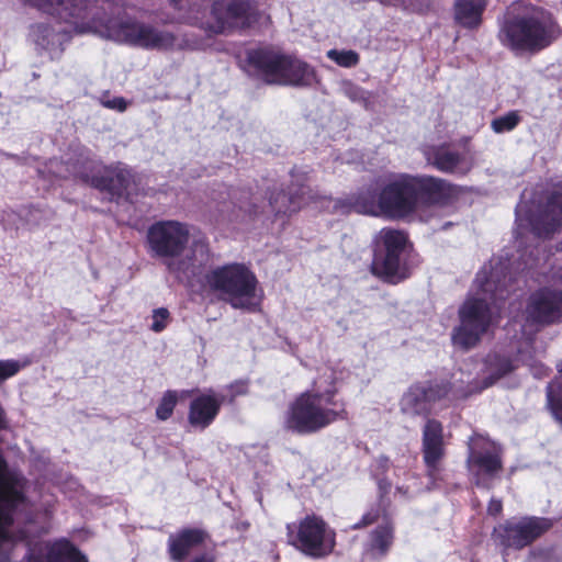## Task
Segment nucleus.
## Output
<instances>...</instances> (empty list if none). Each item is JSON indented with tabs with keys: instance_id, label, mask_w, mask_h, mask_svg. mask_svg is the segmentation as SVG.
Returning <instances> with one entry per match:
<instances>
[{
	"instance_id": "nucleus-1",
	"label": "nucleus",
	"mask_w": 562,
	"mask_h": 562,
	"mask_svg": "<svg viewBox=\"0 0 562 562\" xmlns=\"http://www.w3.org/2000/svg\"><path fill=\"white\" fill-rule=\"evenodd\" d=\"M33 5L65 23L100 24L110 30L116 40L147 50L196 49L200 44L188 35L179 40L175 33L133 16L114 21L113 16L119 12V4L114 0H95L93 3L88 0H35Z\"/></svg>"
},
{
	"instance_id": "nucleus-2",
	"label": "nucleus",
	"mask_w": 562,
	"mask_h": 562,
	"mask_svg": "<svg viewBox=\"0 0 562 562\" xmlns=\"http://www.w3.org/2000/svg\"><path fill=\"white\" fill-rule=\"evenodd\" d=\"M464 193L461 186L426 173H398L378 194L380 212L391 220H406L418 211L454 205Z\"/></svg>"
},
{
	"instance_id": "nucleus-3",
	"label": "nucleus",
	"mask_w": 562,
	"mask_h": 562,
	"mask_svg": "<svg viewBox=\"0 0 562 562\" xmlns=\"http://www.w3.org/2000/svg\"><path fill=\"white\" fill-rule=\"evenodd\" d=\"M342 380L327 368L312 383V389L297 394L283 415V428L300 436L314 435L338 422L350 418L348 402L340 395Z\"/></svg>"
},
{
	"instance_id": "nucleus-4",
	"label": "nucleus",
	"mask_w": 562,
	"mask_h": 562,
	"mask_svg": "<svg viewBox=\"0 0 562 562\" xmlns=\"http://www.w3.org/2000/svg\"><path fill=\"white\" fill-rule=\"evenodd\" d=\"M496 37L516 57L536 56L562 37V26L544 7L514 1L497 18Z\"/></svg>"
},
{
	"instance_id": "nucleus-5",
	"label": "nucleus",
	"mask_w": 562,
	"mask_h": 562,
	"mask_svg": "<svg viewBox=\"0 0 562 562\" xmlns=\"http://www.w3.org/2000/svg\"><path fill=\"white\" fill-rule=\"evenodd\" d=\"M182 23L209 37L232 35L272 24L258 0H170Z\"/></svg>"
},
{
	"instance_id": "nucleus-6",
	"label": "nucleus",
	"mask_w": 562,
	"mask_h": 562,
	"mask_svg": "<svg viewBox=\"0 0 562 562\" xmlns=\"http://www.w3.org/2000/svg\"><path fill=\"white\" fill-rule=\"evenodd\" d=\"M246 64L254 76L269 86L307 87L315 79L311 65L270 45L247 50Z\"/></svg>"
},
{
	"instance_id": "nucleus-7",
	"label": "nucleus",
	"mask_w": 562,
	"mask_h": 562,
	"mask_svg": "<svg viewBox=\"0 0 562 562\" xmlns=\"http://www.w3.org/2000/svg\"><path fill=\"white\" fill-rule=\"evenodd\" d=\"M190 241V231L186 223L176 220H161L151 224L146 234L148 252L159 259L169 273L178 279L195 276L188 259H182Z\"/></svg>"
},
{
	"instance_id": "nucleus-8",
	"label": "nucleus",
	"mask_w": 562,
	"mask_h": 562,
	"mask_svg": "<svg viewBox=\"0 0 562 562\" xmlns=\"http://www.w3.org/2000/svg\"><path fill=\"white\" fill-rule=\"evenodd\" d=\"M204 285L234 308L255 311L252 300L258 279L240 262H232L211 269L204 274Z\"/></svg>"
},
{
	"instance_id": "nucleus-9",
	"label": "nucleus",
	"mask_w": 562,
	"mask_h": 562,
	"mask_svg": "<svg viewBox=\"0 0 562 562\" xmlns=\"http://www.w3.org/2000/svg\"><path fill=\"white\" fill-rule=\"evenodd\" d=\"M408 243L406 232L392 227L382 228L373 240L371 274L393 285L407 280L412 276L404 257Z\"/></svg>"
},
{
	"instance_id": "nucleus-10",
	"label": "nucleus",
	"mask_w": 562,
	"mask_h": 562,
	"mask_svg": "<svg viewBox=\"0 0 562 562\" xmlns=\"http://www.w3.org/2000/svg\"><path fill=\"white\" fill-rule=\"evenodd\" d=\"M71 172L81 183L109 194L112 202L126 198L135 182L133 169L121 161L104 164L87 157L71 164Z\"/></svg>"
},
{
	"instance_id": "nucleus-11",
	"label": "nucleus",
	"mask_w": 562,
	"mask_h": 562,
	"mask_svg": "<svg viewBox=\"0 0 562 562\" xmlns=\"http://www.w3.org/2000/svg\"><path fill=\"white\" fill-rule=\"evenodd\" d=\"M285 529L288 543L305 557L319 560L335 551L336 531L319 515L308 514Z\"/></svg>"
},
{
	"instance_id": "nucleus-12",
	"label": "nucleus",
	"mask_w": 562,
	"mask_h": 562,
	"mask_svg": "<svg viewBox=\"0 0 562 562\" xmlns=\"http://www.w3.org/2000/svg\"><path fill=\"white\" fill-rule=\"evenodd\" d=\"M554 518L541 516L512 517L498 522L491 532V540L502 554L520 551L551 530Z\"/></svg>"
},
{
	"instance_id": "nucleus-13",
	"label": "nucleus",
	"mask_w": 562,
	"mask_h": 562,
	"mask_svg": "<svg viewBox=\"0 0 562 562\" xmlns=\"http://www.w3.org/2000/svg\"><path fill=\"white\" fill-rule=\"evenodd\" d=\"M459 325L451 334L452 344L468 351L479 345L492 325L493 314L484 299L468 297L458 311Z\"/></svg>"
},
{
	"instance_id": "nucleus-14",
	"label": "nucleus",
	"mask_w": 562,
	"mask_h": 562,
	"mask_svg": "<svg viewBox=\"0 0 562 562\" xmlns=\"http://www.w3.org/2000/svg\"><path fill=\"white\" fill-rule=\"evenodd\" d=\"M452 389V382L447 379L416 382L404 393L401 408L413 416H428L432 405L448 398Z\"/></svg>"
},
{
	"instance_id": "nucleus-15",
	"label": "nucleus",
	"mask_w": 562,
	"mask_h": 562,
	"mask_svg": "<svg viewBox=\"0 0 562 562\" xmlns=\"http://www.w3.org/2000/svg\"><path fill=\"white\" fill-rule=\"evenodd\" d=\"M420 451L425 465V475L430 483L436 484L442 480V463L447 456L443 425L440 420L427 418L422 431Z\"/></svg>"
},
{
	"instance_id": "nucleus-16",
	"label": "nucleus",
	"mask_w": 562,
	"mask_h": 562,
	"mask_svg": "<svg viewBox=\"0 0 562 562\" xmlns=\"http://www.w3.org/2000/svg\"><path fill=\"white\" fill-rule=\"evenodd\" d=\"M290 176L292 181L286 189L270 192L269 194V204L276 216H291L297 213L308 201L317 200L316 194L307 186L308 178L306 172L297 171L294 167L291 169Z\"/></svg>"
},
{
	"instance_id": "nucleus-17",
	"label": "nucleus",
	"mask_w": 562,
	"mask_h": 562,
	"mask_svg": "<svg viewBox=\"0 0 562 562\" xmlns=\"http://www.w3.org/2000/svg\"><path fill=\"white\" fill-rule=\"evenodd\" d=\"M527 319L535 325L550 326L562 321V290L542 286L532 292L526 306Z\"/></svg>"
},
{
	"instance_id": "nucleus-18",
	"label": "nucleus",
	"mask_w": 562,
	"mask_h": 562,
	"mask_svg": "<svg viewBox=\"0 0 562 562\" xmlns=\"http://www.w3.org/2000/svg\"><path fill=\"white\" fill-rule=\"evenodd\" d=\"M526 221L536 237L551 238L562 226V186L548 191L541 210L528 214Z\"/></svg>"
},
{
	"instance_id": "nucleus-19",
	"label": "nucleus",
	"mask_w": 562,
	"mask_h": 562,
	"mask_svg": "<svg viewBox=\"0 0 562 562\" xmlns=\"http://www.w3.org/2000/svg\"><path fill=\"white\" fill-rule=\"evenodd\" d=\"M424 157L428 165L443 173L465 176L474 166L471 156L453 149L446 143L428 146L424 150Z\"/></svg>"
},
{
	"instance_id": "nucleus-20",
	"label": "nucleus",
	"mask_w": 562,
	"mask_h": 562,
	"mask_svg": "<svg viewBox=\"0 0 562 562\" xmlns=\"http://www.w3.org/2000/svg\"><path fill=\"white\" fill-rule=\"evenodd\" d=\"M224 400V395L216 393L212 389L206 392L199 393L189 403V426L194 430L200 431L209 428L217 418Z\"/></svg>"
},
{
	"instance_id": "nucleus-21",
	"label": "nucleus",
	"mask_w": 562,
	"mask_h": 562,
	"mask_svg": "<svg viewBox=\"0 0 562 562\" xmlns=\"http://www.w3.org/2000/svg\"><path fill=\"white\" fill-rule=\"evenodd\" d=\"M211 540L210 532L204 528L183 527L171 533L167 541L169 558L175 562H183L195 549Z\"/></svg>"
},
{
	"instance_id": "nucleus-22",
	"label": "nucleus",
	"mask_w": 562,
	"mask_h": 562,
	"mask_svg": "<svg viewBox=\"0 0 562 562\" xmlns=\"http://www.w3.org/2000/svg\"><path fill=\"white\" fill-rule=\"evenodd\" d=\"M394 542L395 525L392 518H386L369 532L364 552L373 560H382L390 553Z\"/></svg>"
},
{
	"instance_id": "nucleus-23",
	"label": "nucleus",
	"mask_w": 562,
	"mask_h": 562,
	"mask_svg": "<svg viewBox=\"0 0 562 562\" xmlns=\"http://www.w3.org/2000/svg\"><path fill=\"white\" fill-rule=\"evenodd\" d=\"M487 4L488 0H454V23L465 30H477L483 23Z\"/></svg>"
},
{
	"instance_id": "nucleus-24",
	"label": "nucleus",
	"mask_w": 562,
	"mask_h": 562,
	"mask_svg": "<svg viewBox=\"0 0 562 562\" xmlns=\"http://www.w3.org/2000/svg\"><path fill=\"white\" fill-rule=\"evenodd\" d=\"M46 562H89L86 554L69 539L61 538L47 546Z\"/></svg>"
},
{
	"instance_id": "nucleus-25",
	"label": "nucleus",
	"mask_w": 562,
	"mask_h": 562,
	"mask_svg": "<svg viewBox=\"0 0 562 562\" xmlns=\"http://www.w3.org/2000/svg\"><path fill=\"white\" fill-rule=\"evenodd\" d=\"M469 468H476V474H485L495 476L503 470V461L501 453L495 450L475 451L471 449L468 458Z\"/></svg>"
},
{
	"instance_id": "nucleus-26",
	"label": "nucleus",
	"mask_w": 562,
	"mask_h": 562,
	"mask_svg": "<svg viewBox=\"0 0 562 562\" xmlns=\"http://www.w3.org/2000/svg\"><path fill=\"white\" fill-rule=\"evenodd\" d=\"M192 393H193V391H190V390L182 391L180 394L177 390H167L162 394V396L156 407V412H155L156 418L160 422H166L169 418H171V416L173 415L175 408L179 402L180 396L181 397L191 396Z\"/></svg>"
},
{
	"instance_id": "nucleus-27",
	"label": "nucleus",
	"mask_w": 562,
	"mask_h": 562,
	"mask_svg": "<svg viewBox=\"0 0 562 562\" xmlns=\"http://www.w3.org/2000/svg\"><path fill=\"white\" fill-rule=\"evenodd\" d=\"M517 369L514 360L507 356H496L491 363V373L483 381L484 386H492L495 382L510 374Z\"/></svg>"
},
{
	"instance_id": "nucleus-28",
	"label": "nucleus",
	"mask_w": 562,
	"mask_h": 562,
	"mask_svg": "<svg viewBox=\"0 0 562 562\" xmlns=\"http://www.w3.org/2000/svg\"><path fill=\"white\" fill-rule=\"evenodd\" d=\"M380 518H383L386 519V518H391L387 514V509H386V506L384 504H381V503H376L374 505H372L360 518L359 521H357L356 524H353L351 526V529L352 530H361V529H364L369 526H372L374 525L375 522H378L380 520Z\"/></svg>"
},
{
	"instance_id": "nucleus-29",
	"label": "nucleus",
	"mask_w": 562,
	"mask_h": 562,
	"mask_svg": "<svg viewBox=\"0 0 562 562\" xmlns=\"http://www.w3.org/2000/svg\"><path fill=\"white\" fill-rule=\"evenodd\" d=\"M548 406L557 422L562 424V381L551 383L547 391Z\"/></svg>"
},
{
	"instance_id": "nucleus-30",
	"label": "nucleus",
	"mask_w": 562,
	"mask_h": 562,
	"mask_svg": "<svg viewBox=\"0 0 562 562\" xmlns=\"http://www.w3.org/2000/svg\"><path fill=\"white\" fill-rule=\"evenodd\" d=\"M520 121L521 117L518 111L514 110L507 112L502 116L495 117L491 123V127L495 133L501 134L515 130L517 125L520 123Z\"/></svg>"
},
{
	"instance_id": "nucleus-31",
	"label": "nucleus",
	"mask_w": 562,
	"mask_h": 562,
	"mask_svg": "<svg viewBox=\"0 0 562 562\" xmlns=\"http://www.w3.org/2000/svg\"><path fill=\"white\" fill-rule=\"evenodd\" d=\"M329 59L334 60L338 66L345 68L356 67L360 61V56L357 52L330 49L327 53Z\"/></svg>"
},
{
	"instance_id": "nucleus-32",
	"label": "nucleus",
	"mask_w": 562,
	"mask_h": 562,
	"mask_svg": "<svg viewBox=\"0 0 562 562\" xmlns=\"http://www.w3.org/2000/svg\"><path fill=\"white\" fill-rule=\"evenodd\" d=\"M533 562H562V554L555 547H539L530 552Z\"/></svg>"
},
{
	"instance_id": "nucleus-33",
	"label": "nucleus",
	"mask_w": 562,
	"mask_h": 562,
	"mask_svg": "<svg viewBox=\"0 0 562 562\" xmlns=\"http://www.w3.org/2000/svg\"><path fill=\"white\" fill-rule=\"evenodd\" d=\"M169 321H170V313H169L168 308H166V307L155 308L153 311V323L150 325V329L154 333H161L167 328Z\"/></svg>"
},
{
	"instance_id": "nucleus-34",
	"label": "nucleus",
	"mask_w": 562,
	"mask_h": 562,
	"mask_svg": "<svg viewBox=\"0 0 562 562\" xmlns=\"http://www.w3.org/2000/svg\"><path fill=\"white\" fill-rule=\"evenodd\" d=\"M397 5L414 13L425 14L431 9L432 0H398Z\"/></svg>"
},
{
	"instance_id": "nucleus-35",
	"label": "nucleus",
	"mask_w": 562,
	"mask_h": 562,
	"mask_svg": "<svg viewBox=\"0 0 562 562\" xmlns=\"http://www.w3.org/2000/svg\"><path fill=\"white\" fill-rule=\"evenodd\" d=\"M22 368L18 360H0V381L14 376Z\"/></svg>"
},
{
	"instance_id": "nucleus-36",
	"label": "nucleus",
	"mask_w": 562,
	"mask_h": 562,
	"mask_svg": "<svg viewBox=\"0 0 562 562\" xmlns=\"http://www.w3.org/2000/svg\"><path fill=\"white\" fill-rule=\"evenodd\" d=\"M229 390V403H233L236 397L246 395L248 393V382L245 380L234 381L228 385Z\"/></svg>"
},
{
	"instance_id": "nucleus-37",
	"label": "nucleus",
	"mask_w": 562,
	"mask_h": 562,
	"mask_svg": "<svg viewBox=\"0 0 562 562\" xmlns=\"http://www.w3.org/2000/svg\"><path fill=\"white\" fill-rule=\"evenodd\" d=\"M101 104L111 110L124 112L127 109V102L123 97H114L113 99H101Z\"/></svg>"
},
{
	"instance_id": "nucleus-38",
	"label": "nucleus",
	"mask_w": 562,
	"mask_h": 562,
	"mask_svg": "<svg viewBox=\"0 0 562 562\" xmlns=\"http://www.w3.org/2000/svg\"><path fill=\"white\" fill-rule=\"evenodd\" d=\"M391 488L392 483L387 477H382L378 480L379 503H384V498L391 492Z\"/></svg>"
},
{
	"instance_id": "nucleus-39",
	"label": "nucleus",
	"mask_w": 562,
	"mask_h": 562,
	"mask_svg": "<svg viewBox=\"0 0 562 562\" xmlns=\"http://www.w3.org/2000/svg\"><path fill=\"white\" fill-rule=\"evenodd\" d=\"M487 515L498 517L503 513V502L499 498L492 497L487 504Z\"/></svg>"
},
{
	"instance_id": "nucleus-40",
	"label": "nucleus",
	"mask_w": 562,
	"mask_h": 562,
	"mask_svg": "<svg viewBox=\"0 0 562 562\" xmlns=\"http://www.w3.org/2000/svg\"><path fill=\"white\" fill-rule=\"evenodd\" d=\"M335 206L340 207V209L345 210L346 212H350L352 210H356L358 212L360 211L359 205H358V199H353V198L338 200Z\"/></svg>"
},
{
	"instance_id": "nucleus-41",
	"label": "nucleus",
	"mask_w": 562,
	"mask_h": 562,
	"mask_svg": "<svg viewBox=\"0 0 562 562\" xmlns=\"http://www.w3.org/2000/svg\"><path fill=\"white\" fill-rule=\"evenodd\" d=\"M191 562H216V559L213 554L203 553L193 558Z\"/></svg>"
},
{
	"instance_id": "nucleus-42",
	"label": "nucleus",
	"mask_w": 562,
	"mask_h": 562,
	"mask_svg": "<svg viewBox=\"0 0 562 562\" xmlns=\"http://www.w3.org/2000/svg\"><path fill=\"white\" fill-rule=\"evenodd\" d=\"M250 524L248 521H237L234 528L239 532H245L249 529Z\"/></svg>"
},
{
	"instance_id": "nucleus-43",
	"label": "nucleus",
	"mask_w": 562,
	"mask_h": 562,
	"mask_svg": "<svg viewBox=\"0 0 562 562\" xmlns=\"http://www.w3.org/2000/svg\"><path fill=\"white\" fill-rule=\"evenodd\" d=\"M7 427L3 411L0 408V430Z\"/></svg>"
},
{
	"instance_id": "nucleus-44",
	"label": "nucleus",
	"mask_w": 562,
	"mask_h": 562,
	"mask_svg": "<svg viewBox=\"0 0 562 562\" xmlns=\"http://www.w3.org/2000/svg\"><path fill=\"white\" fill-rule=\"evenodd\" d=\"M381 3L383 4H387V5H397L398 3V0H379Z\"/></svg>"
},
{
	"instance_id": "nucleus-45",
	"label": "nucleus",
	"mask_w": 562,
	"mask_h": 562,
	"mask_svg": "<svg viewBox=\"0 0 562 562\" xmlns=\"http://www.w3.org/2000/svg\"><path fill=\"white\" fill-rule=\"evenodd\" d=\"M380 462L382 463L383 468H384L385 470H387V468H389V458H386V457H382V458L380 459Z\"/></svg>"
},
{
	"instance_id": "nucleus-46",
	"label": "nucleus",
	"mask_w": 562,
	"mask_h": 562,
	"mask_svg": "<svg viewBox=\"0 0 562 562\" xmlns=\"http://www.w3.org/2000/svg\"><path fill=\"white\" fill-rule=\"evenodd\" d=\"M254 206H255V205H250L249 207H246V206H244L243 204H239V209H240V210H245V211H247V212H249V213L255 212V211L252 210V209H254Z\"/></svg>"
},
{
	"instance_id": "nucleus-47",
	"label": "nucleus",
	"mask_w": 562,
	"mask_h": 562,
	"mask_svg": "<svg viewBox=\"0 0 562 562\" xmlns=\"http://www.w3.org/2000/svg\"><path fill=\"white\" fill-rule=\"evenodd\" d=\"M30 561H33V562H40V558L37 557H34V555H30Z\"/></svg>"
},
{
	"instance_id": "nucleus-48",
	"label": "nucleus",
	"mask_w": 562,
	"mask_h": 562,
	"mask_svg": "<svg viewBox=\"0 0 562 562\" xmlns=\"http://www.w3.org/2000/svg\"><path fill=\"white\" fill-rule=\"evenodd\" d=\"M2 516H3V513L0 510V518H2Z\"/></svg>"
}]
</instances>
